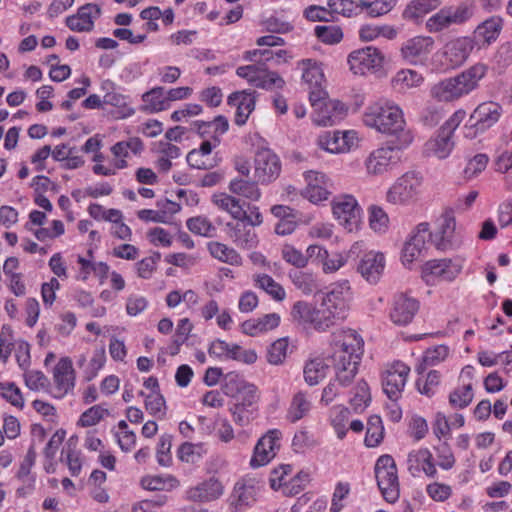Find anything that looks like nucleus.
I'll list each match as a JSON object with an SVG mask.
<instances>
[{"label":"nucleus","mask_w":512,"mask_h":512,"mask_svg":"<svg viewBox=\"0 0 512 512\" xmlns=\"http://www.w3.org/2000/svg\"><path fill=\"white\" fill-rule=\"evenodd\" d=\"M236 402L230 408L233 421L240 426L248 425L255 417L258 410L259 396L256 386L244 387V391L235 396Z\"/></svg>","instance_id":"9b49d317"},{"label":"nucleus","mask_w":512,"mask_h":512,"mask_svg":"<svg viewBox=\"0 0 512 512\" xmlns=\"http://www.w3.org/2000/svg\"><path fill=\"white\" fill-rule=\"evenodd\" d=\"M141 396H145V408L153 416L163 417L165 415V399L159 392H151L145 395L143 391Z\"/></svg>","instance_id":"e2e57ef3"},{"label":"nucleus","mask_w":512,"mask_h":512,"mask_svg":"<svg viewBox=\"0 0 512 512\" xmlns=\"http://www.w3.org/2000/svg\"><path fill=\"white\" fill-rule=\"evenodd\" d=\"M349 402L355 412H362L369 406L371 393L369 385L364 379L356 382Z\"/></svg>","instance_id":"c03bdc74"},{"label":"nucleus","mask_w":512,"mask_h":512,"mask_svg":"<svg viewBox=\"0 0 512 512\" xmlns=\"http://www.w3.org/2000/svg\"><path fill=\"white\" fill-rule=\"evenodd\" d=\"M281 437L282 432L278 429L267 431L255 445L250 465L253 468H257L269 463L275 457L276 451L280 448Z\"/></svg>","instance_id":"2eb2a0df"},{"label":"nucleus","mask_w":512,"mask_h":512,"mask_svg":"<svg viewBox=\"0 0 512 512\" xmlns=\"http://www.w3.org/2000/svg\"><path fill=\"white\" fill-rule=\"evenodd\" d=\"M310 481L307 472L300 471L294 477L290 478L284 488L283 493L287 496H295L302 492Z\"/></svg>","instance_id":"0e129e2a"},{"label":"nucleus","mask_w":512,"mask_h":512,"mask_svg":"<svg viewBox=\"0 0 512 512\" xmlns=\"http://www.w3.org/2000/svg\"><path fill=\"white\" fill-rule=\"evenodd\" d=\"M106 363V353L103 347L96 349L89 363L84 367L83 377L84 380L89 382L93 380L104 367Z\"/></svg>","instance_id":"5fc2aeb1"},{"label":"nucleus","mask_w":512,"mask_h":512,"mask_svg":"<svg viewBox=\"0 0 512 512\" xmlns=\"http://www.w3.org/2000/svg\"><path fill=\"white\" fill-rule=\"evenodd\" d=\"M410 368L401 361L394 362L382 375L384 393L392 401H397L404 391Z\"/></svg>","instance_id":"4468645a"},{"label":"nucleus","mask_w":512,"mask_h":512,"mask_svg":"<svg viewBox=\"0 0 512 512\" xmlns=\"http://www.w3.org/2000/svg\"><path fill=\"white\" fill-rule=\"evenodd\" d=\"M346 107L340 101L328 100L319 107L313 121L319 126H332L340 122L346 115Z\"/></svg>","instance_id":"c85d7f7f"},{"label":"nucleus","mask_w":512,"mask_h":512,"mask_svg":"<svg viewBox=\"0 0 512 512\" xmlns=\"http://www.w3.org/2000/svg\"><path fill=\"white\" fill-rule=\"evenodd\" d=\"M352 299L348 280L333 283L323 294L319 307L307 301H297L291 309L293 320L309 324L317 331L323 332L346 319Z\"/></svg>","instance_id":"f257e3e1"},{"label":"nucleus","mask_w":512,"mask_h":512,"mask_svg":"<svg viewBox=\"0 0 512 512\" xmlns=\"http://www.w3.org/2000/svg\"><path fill=\"white\" fill-rule=\"evenodd\" d=\"M207 453L203 443H183L177 451L178 458L186 463H197Z\"/></svg>","instance_id":"603ef678"},{"label":"nucleus","mask_w":512,"mask_h":512,"mask_svg":"<svg viewBox=\"0 0 512 512\" xmlns=\"http://www.w3.org/2000/svg\"><path fill=\"white\" fill-rule=\"evenodd\" d=\"M227 237L240 249H252L258 244V237L255 230L249 223L235 219L234 222H228L225 225Z\"/></svg>","instance_id":"4be33fe9"},{"label":"nucleus","mask_w":512,"mask_h":512,"mask_svg":"<svg viewBox=\"0 0 512 512\" xmlns=\"http://www.w3.org/2000/svg\"><path fill=\"white\" fill-rule=\"evenodd\" d=\"M430 460H433V456L429 449L413 450L407 456V469L413 477H417L422 472V467Z\"/></svg>","instance_id":"8fccbe9b"},{"label":"nucleus","mask_w":512,"mask_h":512,"mask_svg":"<svg viewBox=\"0 0 512 512\" xmlns=\"http://www.w3.org/2000/svg\"><path fill=\"white\" fill-rule=\"evenodd\" d=\"M377 485L389 503H395L400 495L396 463L392 456L382 455L375 464Z\"/></svg>","instance_id":"0eeeda50"},{"label":"nucleus","mask_w":512,"mask_h":512,"mask_svg":"<svg viewBox=\"0 0 512 512\" xmlns=\"http://www.w3.org/2000/svg\"><path fill=\"white\" fill-rule=\"evenodd\" d=\"M316 37L325 44H337L343 39V31L339 26H316L314 29Z\"/></svg>","instance_id":"13d9d810"},{"label":"nucleus","mask_w":512,"mask_h":512,"mask_svg":"<svg viewBox=\"0 0 512 512\" xmlns=\"http://www.w3.org/2000/svg\"><path fill=\"white\" fill-rule=\"evenodd\" d=\"M413 136L411 132L403 134V140L397 145L380 147L372 151L365 160L367 173L380 175L396 166L402 158V149L411 144Z\"/></svg>","instance_id":"39448f33"},{"label":"nucleus","mask_w":512,"mask_h":512,"mask_svg":"<svg viewBox=\"0 0 512 512\" xmlns=\"http://www.w3.org/2000/svg\"><path fill=\"white\" fill-rule=\"evenodd\" d=\"M143 150V142L137 138L132 137L127 141H120L111 147V152L116 158L114 166L115 169H124L128 166L126 158L130 156V153L135 155L139 154Z\"/></svg>","instance_id":"2f4dec72"},{"label":"nucleus","mask_w":512,"mask_h":512,"mask_svg":"<svg viewBox=\"0 0 512 512\" xmlns=\"http://www.w3.org/2000/svg\"><path fill=\"white\" fill-rule=\"evenodd\" d=\"M228 104L236 107L235 123L242 126L255 108V98L246 91L234 92L228 97Z\"/></svg>","instance_id":"c756f323"},{"label":"nucleus","mask_w":512,"mask_h":512,"mask_svg":"<svg viewBox=\"0 0 512 512\" xmlns=\"http://www.w3.org/2000/svg\"><path fill=\"white\" fill-rule=\"evenodd\" d=\"M473 398V387L471 383H468L453 389L449 394L448 400L453 409H464L470 405Z\"/></svg>","instance_id":"de8ad7c7"},{"label":"nucleus","mask_w":512,"mask_h":512,"mask_svg":"<svg viewBox=\"0 0 512 512\" xmlns=\"http://www.w3.org/2000/svg\"><path fill=\"white\" fill-rule=\"evenodd\" d=\"M328 366L323 359L315 358L308 361L304 367L305 381L310 385H316L326 376Z\"/></svg>","instance_id":"3c124183"},{"label":"nucleus","mask_w":512,"mask_h":512,"mask_svg":"<svg viewBox=\"0 0 512 512\" xmlns=\"http://www.w3.org/2000/svg\"><path fill=\"white\" fill-rule=\"evenodd\" d=\"M385 268V257L381 252L369 251L365 253L357 266V271L369 283L379 281Z\"/></svg>","instance_id":"a878e982"},{"label":"nucleus","mask_w":512,"mask_h":512,"mask_svg":"<svg viewBox=\"0 0 512 512\" xmlns=\"http://www.w3.org/2000/svg\"><path fill=\"white\" fill-rule=\"evenodd\" d=\"M253 284L256 288L263 290L273 300L281 302L286 298L283 286L276 282L270 275L265 273L253 275Z\"/></svg>","instance_id":"e433bc0d"},{"label":"nucleus","mask_w":512,"mask_h":512,"mask_svg":"<svg viewBox=\"0 0 512 512\" xmlns=\"http://www.w3.org/2000/svg\"><path fill=\"white\" fill-rule=\"evenodd\" d=\"M501 115L502 107L496 102L487 101L479 104L470 116L480 130L486 131L498 122Z\"/></svg>","instance_id":"cd10ccee"},{"label":"nucleus","mask_w":512,"mask_h":512,"mask_svg":"<svg viewBox=\"0 0 512 512\" xmlns=\"http://www.w3.org/2000/svg\"><path fill=\"white\" fill-rule=\"evenodd\" d=\"M0 394L11 405L17 408H23L24 398L20 388L13 382H1Z\"/></svg>","instance_id":"4d7b16f0"},{"label":"nucleus","mask_w":512,"mask_h":512,"mask_svg":"<svg viewBox=\"0 0 512 512\" xmlns=\"http://www.w3.org/2000/svg\"><path fill=\"white\" fill-rule=\"evenodd\" d=\"M298 67L302 70V79L309 86L322 85L324 82V73L320 63L313 59H303L298 62Z\"/></svg>","instance_id":"79ce46f5"},{"label":"nucleus","mask_w":512,"mask_h":512,"mask_svg":"<svg viewBox=\"0 0 512 512\" xmlns=\"http://www.w3.org/2000/svg\"><path fill=\"white\" fill-rule=\"evenodd\" d=\"M351 132H326L319 137V145L328 152L341 153L350 149Z\"/></svg>","instance_id":"72a5a7b5"},{"label":"nucleus","mask_w":512,"mask_h":512,"mask_svg":"<svg viewBox=\"0 0 512 512\" xmlns=\"http://www.w3.org/2000/svg\"><path fill=\"white\" fill-rule=\"evenodd\" d=\"M473 48L474 43L470 38L459 37L449 41L436 57L440 58L443 70L454 69L467 60Z\"/></svg>","instance_id":"9d476101"},{"label":"nucleus","mask_w":512,"mask_h":512,"mask_svg":"<svg viewBox=\"0 0 512 512\" xmlns=\"http://www.w3.org/2000/svg\"><path fill=\"white\" fill-rule=\"evenodd\" d=\"M186 225L189 231L196 235H200L203 237L216 236V227L205 216H196L189 218L186 222Z\"/></svg>","instance_id":"864d4df0"},{"label":"nucleus","mask_w":512,"mask_h":512,"mask_svg":"<svg viewBox=\"0 0 512 512\" xmlns=\"http://www.w3.org/2000/svg\"><path fill=\"white\" fill-rule=\"evenodd\" d=\"M347 262V258L341 253L329 254L326 251V256H323L319 264L322 266V271L325 274H330L338 271Z\"/></svg>","instance_id":"774afa93"},{"label":"nucleus","mask_w":512,"mask_h":512,"mask_svg":"<svg viewBox=\"0 0 512 512\" xmlns=\"http://www.w3.org/2000/svg\"><path fill=\"white\" fill-rule=\"evenodd\" d=\"M463 260L454 259H435L430 260L423 266V274L425 277H433L441 281H452L461 272Z\"/></svg>","instance_id":"6ab92c4d"},{"label":"nucleus","mask_w":512,"mask_h":512,"mask_svg":"<svg viewBox=\"0 0 512 512\" xmlns=\"http://www.w3.org/2000/svg\"><path fill=\"white\" fill-rule=\"evenodd\" d=\"M422 177L417 172H407L397 179L387 192V201L393 204H404L413 200L419 193Z\"/></svg>","instance_id":"f8f14e48"},{"label":"nucleus","mask_w":512,"mask_h":512,"mask_svg":"<svg viewBox=\"0 0 512 512\" xmlns=\"http://www.w3.org/2000/svg\"><path fill=\"white\" fill-rule=\"evenodd\" d=\"M304 178L307 186L302 194L305 198L312 203H318L328 198V179L323 173L307 171L304 173Z\"/></svg>","instance_id":"bb28decb"},{"label":"nucleus","mask_w":512,"mask_h":512,"mask_svg":"<svg viewBox=\"0 0 512 512\" xmlns=\"http://www.w3.org/2000/svg\"><path fill=\"white\" fill-rule=\"evenodd\" d=\"M207 249L210 255L220 262L232 266H240L242 264L241 255L234 248L224 243L211 241L207 244Z\"/></svg>","instance_id":"c9c22d12"},{"label":"nucleus","mask_w":512,"mask_h":512,"mask_svg":"<svg viewBox=\"0 0 512 512\" xmlns=\"http://www.w3.org/2000/svg\"><path fill=\"white\" fill-rule=\"evenodd\" d=\"M288 278L303 295L309 296L320 291L319 279L311 271L292 269L288 272Z\"/></svg>","instance_id":"7c9ffc66"},{"label":"nucleus","mask_w":512,"mask_h":512,"mask_svg":"<svg viewBox=\"0 0 512 512\" xmlns=\"http://www.w3.org/2000/svg\"><path fill=\"white\" fill-rule=\"evenodd\" d=\"M289 343L287 338H280L274 341L267 352V360L270 364L278 365L283 363L287 356Z\"/></svg>","instance_id":"bf43d9fd"},{"label":"nucleus","mask_w":512,"mask_h":512,"mask_svg":"<svg viewBox=\"0 0 512 512\" xmlns=\"http://www.w3.org/2000/svg\"><path fill=\"white\" fill-rule=\"evenodd\" d=\"M229 190L233 194L242 196L252 201L259 200L261 196L257 182L244 178H235L231 180L229 183Z\"/></svg>","instance_id":"37998d69"},{"label":"nucleus","mask_w":512,"mask_h":512,"mask_svg":"<svg viewBox=\"0 0 512 512\" xmlns=\"http://www.w3.org/2000/svg\"><path fill=\"white\" fill-rule=\"evenodd\" d=\"M433 45L434 40L431 37L417 36L402 45L401 54L410 64H423L431 53Z\"/></svg>","instance_id":"b1692460"},{"label":"nucleus","mask_w":512,"mask_h":512,"mask_svg":"<svg viewBox=\"0 0 512 512\" xmlns=\"http://www.w3.org/2000/svg\"><path fill=\"white\" fill-rule=\"evenodd\" d=\"M363 122L380 133L398 135L403 140L405 120L398 105L391 101H379L367 107Z\"/></svg>","instance_id":"20e7f679"},{"label":"nucleus","mask_w":512,"mask_h":512,"mask_svg":"<svg viewBox=\"0 0 512 512\" xmlns=\"http://www.w3.org/2000/svg\"><path fill=\"white\" fill-rule=\"evenodd\" d=\"M171 447H172V436L169 434H163L159 438V442L157 445L156 458L159 465L168 467L172 463L171 456Z\"/></svg>","instance_id":"69168bd1"},{"label":"nucleus","mask_w":512,"mask_h":512,"mask_svg":"<svg viewBox=\"0 0 512 512\" xmlns=\"http://www.w3.org/2000/svg\"><path fill=\"white\" fill-rule=\"evenodd\" d=\"M312 409V401L310 396L302 391L293 395L289 407L286 412V420L296 423L306 417Z\"/></svg>","instance_id":"f704fd0d"},{"label":"nucleus","mask_w":512,"mask_h":512,"mask_svg":"<svg viewBox=\"0 0 512 512\" xmlns=\"http://www.w3.org/2000/svg\"><path fill=\"white\" fill-rule=\"evenodd\" d=\"M428 223H420L405 242L402 250V263L407 266L422 257L427 249Z\"/></svg>","instance_id":"a211bd4d"},{"label":"nucleus","mask_w":512,"mask_h":512,"mask_svg":"<svg viewBox=\"0 0 512 512\" xmlns=\"http://www.w3.org/2000/svg\"><path fill=\"white\" fill-rule=\"evenodd\" d=\"M142 111L155 113L167 108L168 102L164 87H154L142 95Z\"/></svg>","instance_id":"ea45409f"},{"label":"nucleus","mask_w":512,"mask_h":512,"mask_svg":"<svg viewBox=\"0 0 512 512\" xmlns=\"http://www.w3.org/2000/svg\"><path fill=\"white\" fill-rule=\"evenodd\" d=\"M254 386L253 384L247 383L240 375L236 373H229L225 377L223 384V392L230 397H235L244 391V387Z\"/></svg>","instance_id":"680f3d73"},{"label":"nucleus","mask_w":512,"mask_h":512,"mask_svg":"<svg viewBox=\"0 0 512 512\" xmlns=\"http://www.w3.org/2000/svg\"><path fill=\"white\" fill-rule=\"evenodd\" d=\"M423 81V77L416 71L406 69L400 70L392 79V86L399 92L419 86Z\"/></svg>","instance_id":"49530a36"},{"label":"nucleus","mask_w":512,"mask_h":512,"mask_svg":"<svg viewBox=\"0 0 512 512\" xmlns=\"http://www.w3.org/2000/svg\"><path fill=\"white\" fill-rule=\"evenodd\" d=\"M224 494V486L215 477H210L186 490V499L192 502H211Z\"/></svg>","instance_id":"393cba45"},{"label":"nucleus","mask_w":512,"mask_h":512,"mask_svg":"<svg viewBox=\"0 0 512 512\" xmlns=\"http://www.w3.org/2000/svg\"><path fill=\"white\" fill-rule=\"evenodd\" d=\"M454 146L453 134L442 128L425 145L426 151L439 159L447 158L454 149Z\"/></svg>","instance_id":"473e14b6"},{"label":"nucleus","mask_w":512,"mask_h":512,"mask_svg":"<svg viewBox=\"0 0 512 512\" xmlns=\"http://www.w3.org/2000/svg\"><path fill=\"white\" fill-rule=\"evenodd\" d=\"M384 426L380 416L372 415L367 422V429L365 435V445L367 447H376L383 440Z\"/></svg>","instance_id":"09e8293b"},{"label":"nucleus","mask_w":512,"mask_h":512,"mask_svg":"<svg viewBox=\"0 0 512 512\" xmlns=\"http://www.w3.org/2000/svg\"><path fill=\"white\" fill-rule=\"evenodd\" d=\"M254 176L257 182L268 184L278 178L281 172V162L270 149L257 151L254 159Z\"/></svg>","instance_id":"f3484780"},{"label":"nucleus","mask_w":512,"mask_h":512,"mask_svg":"<svg viewBox=\"0 0 512 512\" xmlns=\"http://www.w3.org/2000/svg\"><path fill=\"white\" fill-rule=\"evenodd\" d=\"M363 339L354 330H341L332 334L331 354L335 381L343 387L352 384L363 354Z\"/></svg>","instance_id":"f03ea898"},{"label":"nucleus","mask_w":512,"mask_h":512,"mask_svg":"<svg viewBox=\"0 0 512 512\" xmlns=\"http://www.w3.org/2000/svg\"><path fill=\"white\" fill-rule=\"evenodd\" d=\"M107 415H109L108 409L103 408L101 405H94L81 414L78 425L82 427L94 426Z\"/></svg>","instance_id":"052dcab7"},{"label":"nucleus","mask_w":512,"mask_h":512,"mask_svg":"<svg viewBox=\"0 0 512 512\" xmlns=\"http://www.w3.org/2000/svg\"><path fill=\"white\" fill-rule=\"evenodd\" d=\"M503 27V21L500 17L492 16L480 23L475 29V38L483 43L490 44L495 41Z\"/></svg>","instance_id":"4c0bfd02"},{"label":"nucleus","mask_w":512,"mask_h":512,"mask_svg":"<svg viewBox=\"0 0 512 512\" xmlns=\"http://www.w3.org/2000/svg\"><path fill=\"white\" fill-rule=\"evenodd\" d=\"M261 490L260 482L254 477L238 480L229 497V507L233 512H245L251 508Z\"/></svg>","instance_id":"6e6552de"},{"label":"nucleus","mask_w":512,"mask_h":512,"mask_svg":"<svg viewBox=\"0 0 512 512\" xmlns=\"http://www.w3.org/2000/svg\"><path fill=\"white\" fill-rule=\"evenodd\" d=\"M431 243L437 250L447 251L458 247L461 243L456 233V220L452 211H446L438 220L437 229L429 231Z\"/></svg>","instance_id":"1a4fd4ad"},{"label":"nucleus","mask_w":512,"mask_h":512,"mask_svg":"<svg viewBox=\"0 0 512 512\" xmlns=\"http://www.w3.org/2000/svg\"><path fill=\"white\" fill-rule=\"evenodd\" d=\"M53 381L55 384L56 398H63L75 387L76 373L72 360L69 357H62L53 369Z\"/></svg>","instance_id":"412c9836"},{"label":"nucleus","mask_w":512,"mask_h":512,"mask_svg":"<svg viewBox=\"0 0 512 512\" xmlns=\"http://www.w3.org/2000/svg\"><path fill=\"white\" fill-rule=\"evenodd\" d=\"M486 72V65L477 63L455 77L438 82L432 86L430 94L439 102L455 101L475 90Z\"/></svg>","instance_id":"7ed1b4c3"},{"label":"nucleus","mask_w":512,"mask_h":512,"mask_svg":"<svg viewBox=\"0 0 512 512\" xmlns=\"http://www.w3.org/2000/svg\"><path fill=\"white\" fill-rule=\"evenodd\" d=\"M474 15V5L469 2H460L442 7L426 21V29L431 33H438L452 25H461L469 21Z\"/></svg>","instance_id":"423d86ee"},{"label":"nucleus","mask_w":512,"mask_h":512,"mask_svg":"<svg viewBox=\"0 0 512 512\" xmlns=\"http://www.w3.org/2000/svg\"><path fill=\"white\" fill-rule=\"evenodd\" d=\"M212 203L220 210L229 213L234 219L244 215L240 200L226 193H217L212 196Z\"/></svg>","instance_id":"a18cd8bd"},{"label":"nucleus","mask_w":512,"mask_h":512,"mask_svg":"<svg viewBox=\"0 0 512 512\" xmlns=\"http://www.w3.org/2000/svg\"><path fill=\"white\" fill-rule=\"evenodd\" d=\"M332 210L335 218L348 231L351 232L358 227L362 209L354 196L345 194L336 197Z\"/></svg>","instance_id":"ddd939ff"},{"label":"nucleus","mask_w":512,"mask_h":512,"mask_svg":"<svg viewBox=\"0 0 512 512\" xmlns=\"http://www.w3.org/2000/svg\"><path fill=\"white\" fill-rule=\"evenodd\" d=\"M420 308L419 301L406 294L398 293L393 297L389 317L398 326H406L412 322Z\"/></svg>","instance_id":"dca6fc26"},{"label":"nucleus","mask_w":512,"mask_h":512,"mask_svg":"<svg viewBox=\"0 0 512 512\" xmlns=\"http://www.w3.org/2000/svg\"><path fill=\"white\" fill-rule=\"evenodd\" d=\"M101 15V8L94 3H87L78 8L77 13L68 16L65 20L67 27L75 32H91L95 20Z\"/></svg>","instance_id":"5701e85b"},{"label":"nucleus","mask_w":512,"mask_h":512,"mask_svg":"<svg viewBox=\"0 0 512 512\" xmlns=\"http://www.w3.org/2000/svg\"><path fill=\"white\" fill-rule=\"evenodd\" d=\"M439 383V372L436 370H431L424 379L419 378L416 381V387L421 394L431 397L435 394V390Z\"/></svg>","instance_id":"338daca9"},{"label":"nucleus","mask_w":512,"mask_h":512,"mask_svg":"<svg viewBox=\"0 0 512 512\" xmlns=\"http://www.w3.org/2000/svg\"><path fill=\"white\" fill-rule=\"evenodd\" d=\"M383 56L372 46L355 50L348 56L350 69L354 74H365L367 71L381 67Z\"/></svg>","instance_id":"aec40b11"},{"label":"nucleus","mask_w":512,"mask_h":512,"mask_svg":"<svg viewBox=\"0 0 512 512\" xmlns=\"http://www.w3.org/2000/svg\"><path fill=\"white\" fill-rule=\"evenodd\" d=\"M141 486L149 491H171L180 486V481L171 474L145 476Z\"/></svg>","instance_id":"a19ab883"},{"label":"nucleus","mask_w":512,"mask_h":512,"mask_svg":"<svg viewBox=\"0 0 512 512\" xmlns=\"http://www.w3.org/2000/svg\"><path fill=\"white\" fill-rule=\"evenodd\" d=\"M438 6L435 0H412L403 10L402 17L408 21L418 22Z\"/></svg>","instance_id":"58836bf2"},{"label":"nucleus","mask_w":512,"mask_h":512,"mask_svg":"<svg viewBox=\"0 0 512 512\" xmlns=\"http://www.w3.org/2000/svg\"><path fill=\"white\" fill-rule=\"evenodd\" d=\"M359 0H328L327 7L335 14L345 18L357 17V5Z\"/></svg>","instance_id":"6e6d98bb"}]
</instances>
